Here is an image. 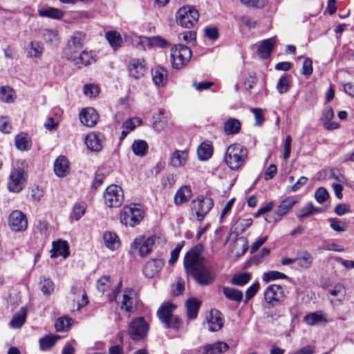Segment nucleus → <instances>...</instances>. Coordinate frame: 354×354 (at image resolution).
Masks as SVG:
<instances>
[{
  "label": "nucleus",
  "instance_id": "obj_1",
  "mask_svg": "<svg viewBox=\"0 0 354 354\" xmlns=\"http://www.w3.org/2000/svg\"><path fill=\"white\" fill-rule=\"evenodd\" d=\"M203 248L199 245L187 252L184 257V268L188 275L192 276L201 286H208L215 279L213 267L201 256Z\"/></svg>",
  "mask_w": 354,
  "mask_h": 354
},
{
  "label": "nucleus",
  "instance_id": "obj_2",
  "mask_svg": "<svg viewBox=\"0 0 354 354\" xmlns=\"http://www.w3.org/2000/svg\"><path fill=\"white\" fill-rule=\"evenodd\" d=\"M248 149L239 143L230 145L225 151L224 161L233 171L241 169L248 160Z\"/></svg>",
  "mask_w": 354,
  "mask_h": 354
},
{
  "label": "nucleus",
  "instance_id": "obj_3",
  "mask_svg": "<svg viewBox=\"0 0 354 354\" xmlns=\"http://www.w3.org/2000/svg\"><path fill=\"white\" fill-rule=\"evenodd\" d=\"M176 306L170 301L163 303L157 311V316L167 328L178 329L180 321L173 314Z\"/></svg>",
  "mask_w": 354,
  "mask_h": 354
},
{
  "label": "nucleus",
  "instance_id": "obj_4",
  "mask_svg": "<svg viewBox=\"0 0 354 354\" xmlns=\"http://www.w3.org/2000/svg\"><path fill=\"white\" fill-rule=\"evenodd\" d=\"M199 18L198 10L192 6H185L178 9L176 14V23L186 28H192Z\"/></svg>",
  "mask_w": 354,
  "mask_h": 354
},
{
  "label": "nucleus",
  "instance_id": "obj_5",
  "mask_svg": "<svg viewBox=\"0 0 354 354\" xmlns=\"http://www.w3.org/2000/svg\"><path fill=\"white\" fill-rule=\"evenodd\" d=\"M143 214L144 212L140 205L126 206L120 212V222L126 226L134 227L140 223L143 218Z\"/></svg>",
  "mask_w": 354,
  "mask_h": 354
},
{
  "label": "nucleus",
  "instance_id": "obj_6",
  "mask_svg": "<svg viewBox=\"0 0 354 354\" xmlns=\"http://www.w3.org/2000/svg\"><path fill=\"white\" fill-rule=\"evenodd\" d=\"M191 57V49L183 44L175 45L171 49V62L174 68L180 69L185 66Z\"/></svg>",
  "mask_w": 354,
  "mask_h": 354
},
{
  "label": "nucleus",
  "instance_id": "obj_7",
  "mask_svg": "<svg viewBox=\"0 0 354 354\" xmlns=\"http://www.w3.org/2000/svg\"><path fill=\"white\" fill-rule=\"evenodd\" d=\"M214 206V201L207 196L200 195L192 200L191 209L196 214V219L202 221Z\"/></svg>",
  "mask_w": 354,
  "mask_h": 354
},
{
  "label": "nucleus",
  "instance_id": "obj_8",
  "mask_svg": "<svg viewBox=\"0 0 354 354\" xmlns=\"http://www.w3.org/2000/svg\"><path fill=\"white\" fill-rule=\"evenodd\" d=\"M27 176L21 168L14 169L10 174L7 187L9 192L19 193L26 186Z\"/></svg>",
  "mask_w": 354,
  "mask_h": 354
},
{
  "label": "nucleus",
  "instance_id": "obj_9",
  "mask_svg": "<svg viewBox=\"0 0 354 354\" xmlns=\"http://www.w3.org/2000/svg\"><path fill=\"white\" fill-rule=\"evenodd\" d=\"M105 205L109 207H118L124 201L123 190L115 185L109 186L104 193Z\"/></svg>",
  "mask_w": 354,
  "mask_h": 354
},
{
  "label": "nucleus",
  "instance_id": "obj_10",
  "mask_svg": "<svg viewBox=\"0 0 354 354\" xmlns=\"http://www.w3.org/2000/svg\"><path fill=\"white\" fill-rule=\"evenodd\" d=\"M85 40V34L82 32H75L68 39L64 48V55L66 58L71 57L83 48Z\"/></svg>",
  "mask_w": 354,
  "mask_h": 354
},
{
  "label": "nucleus",
  "instance_id": "obj_11",
  "mask_svg": "<svg viewBox=\"0 0 354 354\" xmlns=\"http://www.w3.org/2000/svg\"><path fill=\"white\" fill-rule=\"evenodd\" d=\"M148 331V324L142 317L132 320L129 324L128 334L132 339H140Z\"/></svg>",
  "mask_w": 354,
  "mask_h": 354
},
{
  "label": "nucleus",
  "instance_id": "obj_12",
  "mask_svg": "<svg viewBox=\"0 0 354 354\" xmlns=\"http://www.w3.org/2000/svg\"><path fill=\"white\" fill-rule=\"evenodd\" d=\"M285 297L283 289L279 285H270L264 291V299L266 301L273 306L281 304L284 301Z\"/></svg>",
  "mask_w": 354,
  "mask_h": 354
},
{
  "label": "nucleus",
  "instance_id": "obj_13",
  "mask_svg": "<svg viewBox=\"0 0 354 354\" xmlns=\"http://www.w3.org/2000/svg\"><path fill=\"white\" fill-rule=\"evenodd\" d=\"M71 61L76 67L81 68L84 66H88L97 61V55L92 50H82L78 55L74 54L66 58Z\"/></svg>",
  "mask_w": 354,
  "mask_h": 354
},
{
  "label": "nucleus",
  "instance_id": "obj_14",
  "mask_svg": "<svg viewBox=\"0 0 354 354\" xmlns=\"http://www.w3.org/2000/svg\"><path fill=\"white\" fill-rule=\"evenodd\" d=\"M138 301V295L134 290L125 289L123 292L120 308L129 313V316L131 313L136 310Z\"/></svg>",
  "mask_w": 354,
  "mask_h": 354
},
{
  "label": "nucleus",
  "instance_id": "obj_15",
  "mask_svg": "<svg viewBox=\"0 0 354 354\" xmlns=\"http://www.w3.org/2000/svg\"><path fill=\"white\" fill-rule=\"evenodd\" d=\"M155 243L153 237H138L136 238L131 243V249L132 250H138V254L140 257H145L149 254Z\"/></svg>",
  "mask_w": 354,
  "mask_h": 354
},
{
  "label": "nucleus",
  "instance_id": "obj_16",
  "mask_svg": "<svg viewBox=\"0 0 354 354\" xmlns=\"http://www.w3.org/2000/svg\"><path fill=\"white\" fill-rule=\"evenodd\" d=\"M8 223L15 232L24 231L28 227L26 216L19 210H15L10 214Z\"/></svg>",
  "mask_w": 354,
  "mask_h": 354
},
{
  "label": "nucleus",
  "instance_id": "obj_17",
  "mask_svg": "<svg viewBox=\"0 0 354 354\" xmlns=\"http://www.w3.org/2000/svg\"><path fill=\"white\" fill-rule=\"evenodd\" d=\"M147 63L143 59H133L128 65L129 75L135 80L142 77L147 72Z\"/></svg>",
  "mask_w": 354,
  "mask_h": 354
},
{
  "label": "nucleus",
  "instance_id": "obj_18",
  "mask_svg": "<svg viewBox=\"0 0 354 354\" xmlns=\"http://www.w3.org/2000/svg\"><path fill=\"white\" fill-rule=\"evenodd\" d=\"M165 265L162 259H151L143 267V274L149 279L154 277L161 270Z\"/></svg>",
  "mask_w": 354,
  "mask_h": 354
},
{
  "label": "nucleus",
  "instance_id": "obj_19",
  "mask_svg": "<svg viewBox=\"0 0 354 354\" xmlns=\"http://www.w3.org/2000/svg\"><path fill=\"white\" fill-rule=\"evenodd\" d=\"M80 122L88 127H94L98 120L97 111L91 107L82 109L79 115Z\"/></svg>",
  "mask_w": 354,
  "mask_h": 354
},
{
  "label": "nucleus",
  "instance_id": "obj_20",
  "mask_svg": "<svg viewBox=\"0 0 354 354\" xmlns=\"http://www.w3.org/2000/svg\"><path fill=\"white\" fill-rule=\"evenodd\" d=\"M104 136L100 133H89L85 138V144L88 149L93 151H100L103 147Z\"/></svg>",
  "mask_w": 354,
  "mask_h": 354
},
{
  "label": "nucleus",
  "instance_id": "obj_21",
  "mask_svg": "<svg viewBox=\"0 0 354 354\" xmlns=\"http://www.w3.org/2000/svg\"><path fill=\"white\" fill-rule=\"evenodd\" d=\"M207 322L209 330L211 331H218L223 326V319L222 314L217 310H211L209 315L207 317Z\"/></svg>",
  "mask_w": 354,
  "mask_h": 354
},
{
  "label": "nucleus",
  "instance_id": "obj_22",
  "mask_svg": "<svg viewBox=\"0 0 354 354\" xmlns=\"http://www.w3.org/2000/svg\"><path fill=\"white\" fill-rule=\"evenodd\" d=\"M229 345L222 341L207 344L201 348L202 354H222L229 349Z\"/></svg>",
  "mask_w": 354,
  "mask_h": 354
},
{
  "label": "nucleus",
  "instance_id": "obj_23",
  "mask_svg": "<svg viewBox=\"0 0 354 354\" xmlns=\"http://www.w3.org/2000/svg\"><path fill=\"white\" fill-rule=\"evenodd\" d=\"M334 117V111L331 106H326L322 113L321 120L323 122L324 127L327 130H334L339 127L337 122H332Z\"/></svg>",
  "mask_w": 354,
  "mask_h": 354
},
{
  "label": "nucleus",
  "instance_id": "obj_24",
  "mask_svg": "<svg viewBox=\"0 0 354 354\" xmlns=\"http://www.w3.org/2000/svg\"><path fill=\"white\" fill-rule=\"evenodd\" d=\"M54 171L59 177H64L69 173V162L63 156H59L54 162Z\"/></svg>",
  "mask_w": 354,
  "mask_h": 354
},
{
  "label": "nucleus",
  "instance_id": "obj_25",
  "mask_svg": "<svg viewBox=\"0 0 354 354\" xmlns=\"http://www.w3.org/2000/svg\"><path fill=\"white\" fill-rule=\"evenodd\" d=\"M192 196V189L188 185H183L178 189L174 196V204L181 205L187 202Z\"/></svg>",
  "mask_w": 354,
  "mask_h": 354
},
{
  "label": "nucleus",
  "instance_id": "obj_26",
  "mask_svg": "<svg viewBox=\"0 0 354 354\" xmlns=\"http://www.w3.org/2000/svg\"><path fill=\"white\" fill-rule=\"evenodd\" d=\"M276 43V37H270L269 39L262 41L259 45L257 54L262 59H267L270 55L272 48Z\"/></svg>",
  "mask_w": 354,
  "mask_h": 354
},
{
  "label": "nucleus",
  "instance_id": "obj_27",
  "mask_svg": "<svg viewBox=\"0 0 354 354\" xmlns=\"http://www.w3.org/2000/svg\"><path fill=\"white\" fill-rule=\"evenodd\" d=\"M295 260L300 268L307 270L313 265V257L308 251L303 250L297 253Z\"/></svg>",
  "mask_w": 354,
  "mask_h": 354
},
{
  "label": "nucleus",
  "instance_id": "obj_28",
  "mask_svg": "<svg viewBox=\"0 0 354 354\" xmlns=\"http://www.w3.org/2000/svg\"><path fill=\"white\" fill-rule=\"evenodd\" d=\"M188 153L187 150H176L170 157L171 165L174 167H183L187 160Z\"/></svg>",
  "mask_w": 354,
  "mask_h": 354
},
{
  "label": "nucleus",
  "instance_id": "obj_29",
  "mask_svg": "<svg viewBox=\"0 0 354 354\" xmlns=\"http://www.w3.org/2000/svg\"><path fill=\"white\" fill-rule=\"evenodd\" d=\"M152 80L157 86H163L167 78V71L162 67L156 66L151 71Z\"/></svg>",
  "mask_w": 354,
  "mask_h": 354
},
{
  "label": "nucleus",
  "instance_id": "obj_30",
  "mask_svg": "<svg viewBox=\"0 0 354 354\" xmlns=\"http://www.w3.org/2000/svg\"><path fill=\"white\" fill-rule=\"evenodd\" d=\"M37 13L39 17H48L53 19H61L64 15V12L62 10L50 6L39 9Z\"/></svg>",
  "mask_w": 354,
  "mask_h": 354
},
{
  "label": "nucleus",
  "instance_id": "obj_31",
  "mask_svg": "<svg viewBox=\"0 0 354 354\" xmlns=\"http://www.w3.org/2000/svg\"><path fill=\"white\" fill-rule=\"evenodd\" d=\"M298 203L296 197L289 196L281 201L276 209V214L279 216L286 215L289 210Z\"/></svg>",
  "mask_w": 354,
  "mask_h": 354
},
{
  "label": "nucleus",
  "instance_id": "obj_32",
  "mask_svg": "<svg viewBox=\"0 0 354 354\" xmlns=\"http://www.w3.org/2000/svg\"><path fill=\"white\" fill-rule=\"evenodd\" d=\"M103 240L105 246L111 250H117L120 245L118 236L112 232H105L103 235Z\"/></svg>",
  "mask_w": 354,
  "mask_h": 354
},
{
  "label": "nucleus",
  "instance_id": "obj_33",
  "mask_svg": "<svg viewBox=\"0 0 354 354\" xmlns=\"http://www.w3.org/2000/svg\"><path fill=\"white\" fill-rule=\"evenodd\" d=\"M241 128V122L236 118L227 119L223 125V130L226 135H234L238 133Z\"/></svg>",
  "mask_w": 354,
  "mask_h": 354
},
{
  "label": "nucleus",
  "instance_id": "obj_34",
  "mask_svg": "<svg viewBox=\"0 0 354 354\" xmlns=\"http://www.w3.org/2000/svg\"><path fill=\"white\" fill-rule=\"evenodd\" d=\"M27 315V308L26 307L21 308L19 313L14 315L12 319L10 322V326L12 328H21L26 322Z\"/></svg>",
  "mask_w": 354,
  "mask_h": 354
},
{
  "label": "nucleus",
  "instance_id": "obj_35",
  "mask_svg": "<svg viewBox=\"0 0 354 354\" xmlns=\"http://www.w3.org/2000/svg\"><path fill=\"white\" fill-rule=\"evenodd\" d=\"M105 38L111 48L114 50L120 48L122 44V38L120 34L115 30L106 32Z\"/></svg>",
  "mask_w": 354,
  "mask_h": 354
},
{
  "label": "nucleus",
  "instance_id": "obj_36",
  "mask_svg": "<svg viewBox=\"0 0 354 354\" xmlns=\"http://www.w3.org/2000/svg\"><path fill=\"white\" fill-rule=\"evenodd\" d=\"M53 246V250L55 252V254H52V257L59 255L62 256L64 258H66L69 256V247L67 241L63 240L54 241Z\"/></svg>",
  "mask_w": 354,
  "mask_h": 354
},
{
  "label": "nucleus",
  "instance_id": "obj_37",
  "mask_svg": "<svg viewBox=\"0 0 354 354\" xmlns=\"http://www.w3.org/2000/svg\"><path fill=\"white\" fill-rule=\"evenodd\" d=\"M201 306V301L194 298L189 299L186 302L187 314L190 319H195Z\"/></svg>",
  "mask_w": 354,
  "mask_h": 354
},
{
  "label": "nucleus",
  "instance_id": "obj_38",
  "mask_svg": "<svg viewBox=\"0 0 354 354\" xmlns=\"http://www.w3.org/2000/svg\"><path fill=\"white\" fill-rule=\"evenodd\" d=\"M223 293L227 299L231 301L239 303L243 299L242 292L234 288L223 287Z\"/></svg>",
  "mask_w": 354,
  "mask_h": 354
},
{
  "label": "nucleus",
  "instance_id": "obj_39",
  "mask_svg": "<svg viewBox=\"0 0 354 354\" xmlns=\"http://www.w3.org/2000/svg\"><path fill=\"white\" fill-rule=\"evenodd\" d=\"M148 148L147 142L142 140H135L131 145L133 153L140 157L144 156L147 153Z\"/></svg>",
  "mask_w": 354,
  "mask_h": 354
},
{
  "label": "nucleus",
  "instance_id": "obj_40",
  "mask_svg": "<svg viewBox=\"0 0 354 354\" xmlns=\"http://www.w3.org/2000/svg\"><path fill=\"white\" fill-rule=\"evenodd\" d=\"M15 145L21 151H28L31 147L30 138L27 134H19L15 138Z\"/></svg>",
  "mask_w": 354,
  "mask_h": 354
},
{
  "label": "nucleus",
  "instance_id": "obj_41",
  "mask_svg": "<svg viewBox=\"0 0 354 354\" xmlns=\"http://www.w3.org/2000/svg\"><path fill=\"white\" fill-rule=\"evenodd\" d=\"M212 147L210 144L207 142H203L198 147V157L201 160H206L212 156Z\"/></svg>",
  "mask_w": 354,
  "mask_h": 354
},
{
  "label": "nucleus",
  "instance_id": "obj_42",
  "mask_svg": "<svg viewBox=\"0 0 354 354\" xmlns=\"http://www.w3.org/2000/svg\"><path fill=\"white\" fill-rule=\"evenodd\" d=\"M27 55L29 57H40L43 53V47L38 41H31L27 48Z\"/></svg>",
  "mask_w": 354,
  "mask_h": 354
},
{
  "label": "nucleus",
  "instance_id": "obj_43",
  "mask_svg": "<svg viewBox=\"0 0 354 354\" xmlns=\"http://www.w3.org/2000/svg\"><path fill=\"white\" fill-rule=\"evenodd\" d=\"M304 320L310 326H314L321 322H326V319L322 311H317L306 315Z\"/></svg>",
  "mask_w": 354,
  "mask_h": 354
},
{
  "label": "nucleus",
  "instance_id": "obj_44",
  "mask_svg": "<svg viewBox=\"0 0 354 354\" xmlns=\"http://www.w3.org/2000/svg\"><path fill=\"white\" fill-rule=\"evenodd\" d=\"M59 338L60 337L57 335H46L44 337L40 339L39 340L40 348L43 351H46L50 348Z\"/></svg>",
  "mask_w": 354,
  "mask_h": 354
},
{
  "label": "nucleus",
  "instance_id": "obj_45",
  "mask_svg": "<svg viewBox=\"0 0 354 354\" xmlns=\"http://www.w3.org/2000/svg\"><path fill=\"white\" fill-rule=\"evenodd\" d=\"M320 208H317L314 207L313 203H308L306 206L303 207L300 209H299L297 212V216L302 219L304 218L308 217L310 215L319 212Z\"/></svg>",
  "mask_w": 354,
  "mask_h": 354
},
{
  "label": "nucleus",
  "instance_id": "obj_46",
  "mask_svg": "<svg viewBox=\"0 0 354 354\" xmlns=\"http://www.w3.org/2000/svg\"><path fill=\"white\" fill-rule=\"evenodd\" d=\"M290 76L285 74L279 80L277 84V89L280 94L286 93L290 89Z\"/></svg>",
  "mask_w": 354,
  "mask_h": 354
},
{
  "label": "nucleus",
  "instance_id": "obj_47",
  "mask_svg": "<svg viewBox=\"0 0 354 354\" xmlns=\"http://www.w3.org/2000/svg\"><path fill=\"white\" fill-rule=\"evenodd\" d=\"M14 91L9 86L0 88V100L4 102H12L14 100Z\"/></svg>",
  "mask_w": 354,
  "mask_h": 354
},
{
  "label": "nucleus",
  "instance_id": "obj_48",
  "mask_svg": "<svg viewBox=\"0 0 354 354\" xmlns=\"http://www.w3.org/2000/svg\"><path fill=\"white\" fill-rule=\"evenodd\" d=\"M330 227L338 232H346L348 230V225L337 218H330L328 219Z\"/></svg>",
  "mask_w": 354,
  "mask_h": 354
},
{
  "label": "nucleus",
  "instance_id": "obj_49",
  "mask_svg": "<svg viewBox=\"0 0 354 354\" xmlns=\"http://www.w3.org/2000/svg\"><path fill=\"white\" fill-rule=\"evenodd\" d=\"M73 319L66 317H60L55 323V327L57 331H64L69 328Z\"/></svg>",
  "mask_w": 354,
  "mask_h": 354
},
{
  "label": "nucleus",
  "instance_id": "obj_50",
  "mask_svg": "<svg viewBox=\"0 0 354 354\" xmlns=\"http://www.w3.org/2000/svg\"><path fill=\"white\" fill-rule=\"evenodd\" d=\"M262 279L265 282L268 283L270 281L279 279H288V276L278 271H269L263 273Z\"/></svg>",
  "mask_w": 354,
  "mask_h": 354
},
{
  "label": "nucleus",
  "instance_id": "obj_51",
  "mask_svg": "<svg viewBox=\"0 0 354 354\" xmlns=\"http://www.w3.org/2000/svg\"><path fill=\"white\" fill-rule=\"evenodd\" d=\"M86 204L84 203H77L74 205L71 218L75 220H79L85 213Z\"/></svg>",
  "mask_w": 354,
  "mask_h": 354
},
{
  "label": "nucleus",
  "instance_id": "obj_52",
  "mask_svg": "<svg viewBox=\"0 0 354 354\" xmlns=\"http://www.w3.org/2000/svg\"><path fill=\"white\" fill-rule=\"evenodd\" d=\"M241 248L240 251L236 252L237 256L243 255L248 250V241L245 237L241 236L234 241V250L236 248Z\"/></svg>",
  "mask_w": 354,
  "mask_h": 354
},
{
  "label": "nucleus",
  "instance_id": "obj_53",
  "mask_svg": "<svg viewBox=\"0 0 354 354\" xmlns=\"http://www.w3.org/2000/svg\"><path fill=\"white\" fill-rule=\"evenodd\" d=\"M41 290L44 295L48 296L54 290V283L50 279H44L41 281Z\"/></svg>",
  "mask_w": 354,
  "mask_h": 354
},
{
  "label": "nucleus",
  "instance_id": "obj_54",
  "mask_svg": "<svg viewBox=\"0 0 354 354\" xmlns=\"http://www.w3.org/2000/svg\"><path fill=\"white\" fill-rule=\"evenodd\" d=\"M250 279V275L248 273H243L234 275L232 279V283L237 286H244Z\"/></svg>",
  "mask_w": 354,
  "mask_h": 354
},
{
  "label": "nucleus",
  "instance_id": "obj_55",
  "mask_svg": "<svg viewBox=\"0 0 354 354\" xmlns=\"http://www.w3.org/2000/svg\"><path fill=\"white\" fill-rule=\"evenodd\" d=\"M111 286L110 277L109 276H103L97 281V288L101 292L106 291Z\"/></svg>",
  "mask_w": 354,
  "mask_h": 354
},
{
  "label": "nucleus",
  "instance_id": "obj_56",
  "mask_svg": "<svg viewBox=\"0 0 354 354\" xmlns=\"http://www.w3.org/2000/svg\"><path fill=\"white\" fill-rule=\"evenodd\" d=\"M100 89L97 86L90 84H86L84 86V93L85 95L88 96L90 97H95L98 95Z\"/></svg>",
  "mask_w": 354,
  "mask_h": 354
},
{
  "label": "nucleus",
  "instance_id": "obj_57",
  "mask_svg": "<svg viewBox=\"0 0 354 354\" xmlns=\"http://www.w3.org/2000/svg\"><path fill=\"white\" fill-rule=\"evenodd\" d=\"M315 196L319 203H323L328 199L329 194L324 187H319L316 190Z\"/></svg>",
  "mask_w": 354,
  "mask_h": 354
},
{
  "label": "nucleus",
  "instance_id": "obj_58",
  "mask_svg": "<svg viewBox=\"0 0 354 354\" xmlns=\"http://www.w3.org/2000/svg\"><path fill=\"white\" fill-rule=\"evenodd\" d=\"M313 61L310 58H306L302 66V74L304 75H310L313 73Z\"/></svg>",
  "mask_w": 354,
  "mask_h": 354
},
{
  "label": "nucleus",
  "instance_id": "obj_59",
  "mask_svg": "<svg viewBox=\"0 0 354 354\" xmlns=\"http://www.w3.org/2000/svg\"><path fill=\"white\" fill-rule=\"evenodd\" d=\"M196 38V33L194 31L189 30L185 31L179 35V39L184 40L185 41L189 43L195 41Z\"/></svg>",
  "mask_w": 354,
  "mask_h": 354
},
{
  "label": "nucleus",
  "instance_id": "obj_60",
  "mask_svg": "<svg viewBox=\"0 0 354 354\" xmlns=\"http://www.w3.org/2000/svg\"><path fill=\"white\" fill-rule=\"evenodd\" d=\"M239 23L241 26H247L248 28H254L257 24L256 21L252 20L247 16H241L239 18Z\"/></svg>",
  "mask_w": 354,
  "mask_h": 354
},
{
  "label": "nucleus",
  "instance_id": "obj_61",
  "mask_svg": "<svg viewBox=\"0 0 354 354\" xmlns=\"http://www.w3.org/2000/svg\"><path fill=\"white\" fill-rule=\"evenodd\" d=\"M246 6L253 8H262L266 4V0H241Z\"/></svg>",
  "mask_w": 354,
  "mask_h": 354
},
{
  "label": "nucleus",
  "instance_id": "obj_62",
  "mask_svg": "<svg viewBox=\"0 0 354 354\" xmlns=\"http://www.w3.org/2000/svg\"><path fill=\"white\" fill-rule=\"evenodd\" d=\"M259 283H254L247 289L246 292H245V297H246V299L245 301V303L248 302V301L249 299H250L255 295V294L257 293V292L259 290Z\"/></svg>",
  "mask_w": 354,
  "mask_h": 354
},
{
  "label": "nucleus",
  "instance_id": "obj_63",
  "mask_svg": "<svg viewBox=\"0 0 354 354\" xmlns=\"http://www.w3.org/2000/svg\"><path fill=\"white\" fill-rule=\"evenodd\" d=\"M291 144H292V138L290 136H287L286 137L284 148H283V158L287 160L290 155L291 152Z\"/></svg>",
  "mask_w": 354,
  "mask_h": 354
},
{
  "label": "nucleus",
  "instance_id": "obj_64",
  "mask_svg": "<svg viewBox=\"0 0 354 354\" xmlns=\"http://www.w3.org/2000/svg\"><path fill=\"white\" fill-rule=\"evenodd\" d=\"M12 126L6 118L2 117L0 118V131L4 133H10Z\"/></svg>",
  "mask_w": 354,
  "mask_h": 354
}]
</instances>
